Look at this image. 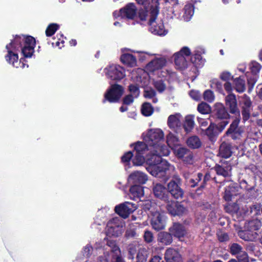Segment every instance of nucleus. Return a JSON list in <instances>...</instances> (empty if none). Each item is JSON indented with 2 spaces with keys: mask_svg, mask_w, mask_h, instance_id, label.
I'll return each instance as SVG.
<instances>
[{
  "mask_svg": "<svg viewBox=\"0 0 262 262\" xmlns=\"http://www.w3.org/2000/svg\"><path fill=\"white\" fill-rule=\"evenodd\" d=\"M143 195V190L140 185L132 186V195L134 198H139Z\"/></svg>",
  "mask_w": 262,
  "mask_h": 262,
  "instance_id": "obj_46",
  "label": "nucleus"
},
{
  "mask_svg": "<svg viewBox=\"0 0 262 262\" xmlns=\"http://www.w3.org/2000/svg\"><path fill=\"white\" fill-rule=\"evenodd\" d=\"M166 59L163 57L156 58L149 62L145 67V71L149 75H157L158 78H165L170 74L167 70H162L165 66Z\"/></svg>",
  "mask_w": 262,
  "mask_h": 262,
  "instance_id": "obj_5",
  "label": "nucleus"
},
{
  "mask_svg": "<svg viewBox=\"0 0 262 262\" xmlns=\"http://www.w3.org/2000/svg\"><path fill=\"white\" fill-rule=\"evenodd\" d=\"M204 99L209 102H212L214 100V95L212 91L206 90L204 93Z\"/></svg>",
  "mask_w": 262,
  "mask_h": 262,
  "instance_id": "obj_53",
  "label": "nucleus"
},
{
  "mask_svg": "<svg viewBox=\"0 0 262 262\" xmlns=\"http://www.w3.org/2000/svg\"><path fill=\"white\" fill-rule=\"evenodd\" d=\"M59 28V26L55 23L49 25L46 30L47 36L50 37L55 34L56 31Z\"/></svg>",
  "mask_w": 262,
  "mask_h": 262,
  "instance_id": "obj_38",
  "label": "nucleus"
},
{
  "mask_svg": "<svg viewBox=\"0 0 262 262\" xmlns=\"http://www.w3.org/2000/svg\"><path fill=\"white\" fill-rule=\"evenodd\" d=\"M131 160V150H129L126 152H125L122 157H121V162L124 164V166L126 167L128 166L127 167H125V169L127 170L128 168H129V162Z\"/></svg>",
  "mask_w": 262,
  "mask_h": 262,
  "instance_id": "obj_48",
  "label": "nucleus"
},
{
  "mask_svg": "<svg viewBox=\"0 0 262 262\" xmlns=\"http://www.w3.org/2000/svg\"><path fill=\"white\" fill-rule=\"evenodd\" d=\"M230 252L232 255H240L244 251L243 250L242 247L236 243L232 244L230 246Z\"/></svg>",
  "mask_w": 262,
  "mask_h": 262,
  "instance_id": "obj_43",
  "label": "nucleus"
},
{
  "mask_svg": "<svg viewBox=\"0 0 262 262\" xmlns=\"http://www.w3.org/2000/svg\"><path fill=\"white\" fill-rule=\"evenodd\" d=\"M124 92V88L121 85L117 83L111 84L104 94L102 102L103 103L106 101L111 103L118 102Z\"/></svg>",
  "mask_w": 262,
  "mask_h": 262,
  "instance_id": "obj_7",
  "label": "nucleus"
},
{
  "mask_svg": "<svg viewBox=\"0 0 262 262\" xmlns=\"http://www.w3.org/2000/svg\"><path fill=\"white\" fill-rule=\"evenodd\" d=\"M158 0H152L150 3L149 1L147 3L148 5L145 6V10L139 9L135 10L132 5V20H134L136 23H141V21H145L146 18V12L150 11V7L154 5L155 2L157 3L158 6L159 5ZM159 10V9L158 8Z\"/></svg>",
  "mask_w": 262,
  "mask_h": 262,
  "instance_id": "obj_11",
  "label": "nucleus"
},
{
  "mask_svg": "<svg viewBox=\"0 0 262 262\" xmlns=\"http://www.w3.org/2000/svg\"><path fill=\"white\" fill-rule=\"evenodd\" d=\"M232 150L231 145L226 143H223L220 147V155L224 158H228L231 156Z\"/></svg>",
  "mask_w": 262,
  "mask_h": 262,
  "instance_id": "obj_24",
  "label": "nucleus"
},
{
  "mask_svg": "<svg viewBox=\"0 0 262 262\" xmlns=\"http://www.w3.org/2000/svg\"><path fill=\"white\" fill-rule=\"evenodd\" d=\"M198 111L203 114H207L211 112L210 106L205 102H202L198 106Z\"/></svg>",
  "mask_w": 262,
  "mask_h": 262,
  "instance_id": "obj_47",
  "label": "nucleus"
},
{
  "mask_svg": "<svg viewBox=\"0 0 262 262\" xmlns=\"http://www.w3.org/2000/svg\"><path fill=\"white\" fill-rule=\"evenodd\" d=\"M144 239L147 243H150L154 239L152 233L149 231H146L144 235Z\"/></svg>",
  "mask_w": 262,
  "mask_h": 262,
  "instance_id": "obj_58",
  "label": "nucleus"
},
{
  "mask_svg": "<svg viewBox=\"0 0 262 262\" xmlns=\"http://www.w3.org/2000/svg\"><path fill=\"white\" fill-rule=\"evenodd\" d=\"M156 92L151 89H146L144 92V97L147 99H151L152 102L156 103L158 102V99L155 97Z\"/></svg>",
  "mask_w": 262,
  "mask_h": 262,
  "instance_id": "obj_40",
  "label": "nucleus"
},
{
  "mask_svg": "<svg viewBox=\"0 0 262 262\" xmlns=\"http://www.w3.org/2000/svg\"><path fill=\"white\" fill-rule=\"evenodd\" d=\"M107 233L110 235H111L112 236H118V233L117 232V231H116V229H118V226H110L109 225V224L107 225Z\"/></svg>",
  "mask_w": 262,
  "mask_h": 262,
  "instance_id": "obj_54",
  "label": "nucleus"
},
{
  "mask_svg": "<svg viewBox=\"0 0 262 262\" xmlns=\"http://www.w3.org/2000/svg\"><path fill=\"white\" fill-rule=\"evenodd\" d=\"M166 142L168 146L172 149L180 145L179 139L171 132L166 136Z\"/></svg>",
  "mask_w": 262,
  "mask_h": 262,
  "instance_id": "obj_23",
  "label": "nucleus"
},
{
  "mask_svg": "<svg viewBox=\"0 0 262 262\" xmlns=\"http://www.w3.org/2000/svg\"><path fill=\"white\" fill-rule=\"evenodd\" d=\"M182 116L180 113L170 115L167 119V124L169 128L176 130L181 125Z\"/></svg>",
  "mask_w": 262,
  "mask_h": 262,
  "instance_id": "obj_17",
  "label": "nucleus"
},
{
  "mask_svg": "<svg viewBox=\"0 0 262 262\" xmlns=\"http://www.w3.org/2000/svg\"><path fill=\"white\" fill-rule=\"evenodd\" d=\"M135 149L140 155H142L146 150H149V149H147V145L143 142H138L135 146Z\"/></svg>",
  "mask_w": 262,
  "mask_h": 262,
  "instance_id": "obj_44",
  "label": "nucleus"
},
{
  "mask_svg": "<svg viewBox=\"0 0 262 262\" xmlns=\"http://www.w3.org/2000/svg\"><path fill=\"white\" fill-rule=\"evenodd\" d=\"M141 111L144 116H149L153 113V108L149 103L145 102L142 105Z\"/></svg>",
  "mask_w": 262,
  "mask_h": 262,
  "instance_id": "obj_39",
  "label": "nucleus"
},
{
  "mask_svg": "<svg viewBox=\"0 0 262 262\" xmlns=\"http://www.w3.org/2000/svg\"><path fill=\"white\" fill-rule=\"evenodd\" d=\"M234 84L236 91L238 93H242L246 89L245 80L240 77L234 80Z\"/></svg>",
  "mask_w": 262,
  "mask_h": 262,
  "instance_id": "obj_31",
  "label": "nucleus"
},
{
  "mask_svg": "<svg viewBox=\"0 0 262 262\" xmlns=\"http://www.w3.org/2000/svg\"><path fill=\"white\" fill-rule=\"evenodd\" d=\"M215 169L217 174L223 176L224 177H229L231 175V167L229 165H226V166L216 165Z\"/></svg>",
  "mask_w": 262,
  "mask_h": 262,
  "instance_id": "obj_25",
  "label": "nucleus"
},
{
  "mask_svg": "<svg viewBox=\"0 0 262 262\" xmlns=\"http://www.w3.org/2000/svg\"><path fill=\"white\" fill-rule=\"evenodd\" d=\"M122 55L120 56V61L122 64L127 67H131V53H126L131 51L129 48H124L121 49Z\"/></svg>",
  "mask_w": 262,
  "mask_h": 262,
  "instance_id": "obj_22",
  "label": "nucleus"
},
{
  "mask_svg": "<svg viewBox=\"0 0 262 262\" xmlns=\"http://www.w3.org/2000/svg\"><path fill=\"white\" fill-rule=\"evenodd\" d=\"M13 39L16 47H18L19 52L21 51L25 58L32 57L36 45V40L33 37L30 35H16Z\"/></svg>",
  "mask_w": 262,
  "mask_h": 262,
  "instance_id": "obj_2",
  "label": "nucleus"
},
{
  "mask_svg": "<svg viewBox=\"0 0 262 262\" xmlns=\"http://www.w3.org/2000/svg\"><path fill=\"white\" fill-rule=\"evenodd\" d=\"M226 211L234 215L236 214L237 216L238 214V210H239V207L237 205V204L235 203L230 204L226 207Z\"/></svg>",
  "mask_w": 262,
  "mask_h": 262,
  "instance_id": "obj_45",
  "label": "nucleus"
},
{
  "mask_svg": "<svg viewBox=\"0 0 262 262\" xmlns=\"http://www.w3.org/2000/svg\"><path fill=\"white\" fill-rule=\"evenodd\" d=\"M198 122H199L200 125L202 127H206L208 124V121L206 119H203V118H202L200 117H198Z\"/></svg>",
  "mask_w": 262,
  "mask_h": 262,
  "instance_id": "obj_64",
  "label": "nucleus"
},
{
  "mask_svg": "<svg viewBox=\"0 0 262 262\" xmlns=\"http://www.w3.org/2000/svg\"><path fill=\"white\" fill-rule=\"evenodd\" d=\"M172 150L176 156L180 159L184 158L189 151L186 147L181 146L180 145L174 147Z\"/></svg>",
  "mask_w": 262,
  "mask_h": 262,
  "instance_id": "obj_32",
  "label": "nucleus"
},
{
  "mask_svg": "<svg viewBox=\"0 0 262 262\" xmlns=\"http://www.w3.org/2000/svg\"><path fill=\"white\" fill-rule=\"evenodd\" d=\"M132 180L139 184H144L147 180V178L144 173L136 171L132 173Z\"/></svg>",
  "mask_w": 262,
  "mask_h": 262,
  "instance_id": "obj_29",
  "label": "nucleus"
},
{
  "mask_svg": "<svg viewBox=\"0 0 262 262\" xmlns=\"http://www.w3.org/2000/svg\"><path fill=\"white\" fill-rule=\"evenodd\" d=\"M183 161L188 164H192L193 162V157L192 152L190 151L187 154L184 158H183Z\"/></svg>",
  "mask_w": 262,
  "mask_h": 262,
  "instance_id": "obj_55",
  "label": "nucleus"
},
{
  "mask_svg": "<svg viewBox=\"0 0 262 262\" xmlns=\"http://www.w3.org/2000/svg\"><path fill=\"white\" fill-rule=\"evenodd\" d=\"M170 233L173 236L180 239L183 237L186 233L185 230L181 225L174 223L170 229Z\"/></svg>",
  "mask_w": 262,
  "mask_h": 262,
  "instance_id": "obj_21",
  "label": "nucleus"
},
{
  "mask_svg": "<svg viewBox=\"0 0 262 262\" xmlns=\"http://www.w3.org/2000/svg\"><path fill=\"white\" fill-rule=\"evenodd\" d=\"M216 116L218 118L223 119L228 118L229 114L225 110L224 107L222 105H221V107L217 110Z\"/></svg>",
  "mask_w": 262,
  "mask_h": 262,
  "instance_id": "obj_50",
  "label": "nucleus"
},
{
  "mask_svg": "<svg viewBox=\"0 0 262 262\" xmlns=\"http://www.w3.org/2000/svg\"><path fill=\"white\" fill-rule=\"evenodd\" d=\"M158 13V4L155 2L150 7V11L146 12V17H149V29L154 34L165 35L167 33V31L165 29L163 22L161 20L158 21L155 20Z\"/></svg>",
  "mask_w": 262,
  "mask_h": 262,
  "instance_id": "obj_4",
  "label": "nucleus"
},
{
  "mask_svg": "<svg viewBox=\"0 0 262 262\" xmlns=\"http://www.w3.org/2000/svg\"><path fill=\"white\" fill-rule=\"evenodd\" d=\"M165 191V187L161 184H157L154 188V193L155 196L160 199L164 197Z\"/></svg>",
  "mask_w": 262,
  "mask_h": 262,
  "instance_id": "obj_36",
  "label": "nucleus"
},
{
  "mask_svg": "<svg viewBox=\"0 0 262 262\" xmlns=\"http://www.w3.org/2000/svg\"><path fill=\"white\" fill-rule=\"evenodd\" d=\"M193 14V7L191 4H187L185 6L184 19L185 21H189Z\"/></svg>",
  "mask_w": 262,
  "mask_h": 262,
  "instance_id": "obj_35",
  "label": "nucleus"
},
{
  "mask_svg": "<svg viewBox=\"0 0 262 262\" xmlns=\"http://www.w3.org/2000/svg\"><path fill=\"white\" fill-rule=\"evenodd\" d=\"M259 208L260 206L259 205H253L250 207V210L249 211V207L246 205L241 208L239 207L237 216H243L247 214H249V212H250V213H251L254 211H255V213H257L256 211L259 210Z\"/></svg>",
  "mask_w": 262,
  "mask_h": 262,
  "instance_id": "obj_27",
  "label": "nucleus"
},
{
  "mask_svg": "<svg viewBox=\"0 0 262 262\" xmlns=\"http://www.w3.org/2000/svg\"><path fill=\"white\" fill-rule=\"evenodd\" d=\"M187 146L192 149H197L201 146L202 142L198 137L193 136L189 137L186 141Z\"/></svg>",
  "mask_w": 262,
  "mask_h": 262,
  "instance_id": "obj_26",
  "label": "nucleus"
},
{
  "mask_svg": "<svg viewBox=\"0 0 262 262\" xmlns=\"http://www.w3.org/2000/svg\"><path fill=\"white\" fill-rule=\"evenodd\" d=\"M189 95L190 97L195 100H198L201 97V94L199 91H190Z\"/></svg>",
  "mask_w": 262,
  "mask_h": 262,
  "instance_id": "obj_61",
  "label": "nucleus"
},
{
  "mask_svg": "<svg viewBox=\"0 0 262 262\" xmlns=\"http://www.w3.org/2000/svg\"><path fill=\"white\" fill-rule=\"evenodd\" d=\"M249 68L252 73L256 74L260 71L261 66L256 61H252L249 64Z\"/></svg>",
  "mask_w": 262,
  "mask_h": 262,
  "instance_id": "obj_51",
  "label": "nucleus"
},
{
  "mask_svg": "<svg viewBox=\"0 0 262 262\" xmlns=\"http://www.w3.org/2000/svg\"><path fill=\"white\" fill-rule=\"evenodd\" d=\"M168 190L171 195L176 199L181 198L183 195L182 189L174 181H171L168 183Z\"/></svg>",
  "mask_w": 262,
  "mask_h": 262,
  "instance_id": "obj_20",
  "label": "nucleus"
},
{
  "mask_svg": "<svg viewBox=\"0 0 262 262\" xmlns=\"http://www.w3.org/2000/svg\"><path fill=\"white\" fill-rule=\"evenodd\" d=\"M158 152L154 150V148H150L151 154H148L146 157V162L150 166L151 169L150 173L155 177L167 170L173 169L171 166L165 160H163L161 156H168L170 152L169 149L166 146H161L160 149H157Z\"/></svg>",
  "mask_w": 262,
  "mask_h": 262,
  "instance_id": "obj_1",
  "label": "nucleus"
},
{
  "mask_svg": "<svg viewBox=\"0 0 262 262\" xmlns=\"http://www.w3.org/2000/svg\"><path fill=\"white\" fill-rule=\"evenodd\" d=\"M113 17L117 19L120 17L122 19H131V3H128L123 8L119 11L115 10L113 13Z\"/></svg>",
  "mask_w": 262,
  "mask_h": 262,
  "instance_id": "obj_15",
  "label": "nucleus"
},
{
  "mask_svg": "<svg viewBox=\"0 0 262 262\" xmlns=\"http://www.w3.org/2000/svg\"><path fill=\"white\" fill-rule=\"evenodd\" d=\"M151 224L153 228L156 230L163 229L165 227L164 215L158 211L152 212Z\"/></svg>",
  "mask_w": 262,
  "mask_h": 262,
  "instance_id": "obj_12",
  "label": "nucleus"
},
{
  "mask_svg": "<svg viewBox=\"0 0 262 262\" xmlns=\"http://www.w3.org/2000/svg\"><path fill=\"white\" fill-rule=\"evenodd\" d=\"M217 237L220 242H225L229 239L228 234L222 231H220L217 233Z\"/></svg>",
  "mask_w": 262,
  "mask_h": 262,
  "instance_id": "obj_57",
  "label": "nucleus"
},
{
  "mask_svg": "<svg viewBox=\"0 0 262 262\" xmlns=\"http://www.w3.org/2000/svg\"><path fill=\"white\" fill-rule=\"evenodd\" d=\"M210 86L212 89H216L220 93H222L223 92L222 83L218 79H212L211 81Z\"/></svg>",
  "mask_w": 262,
  "mask_h": 262,
  "instance_id": "obj_49",
  "label": "nucleus"
},
{
  "mask_svg": "<svg viewBox=\"0 0 262 262\" xmlns=\"http://www.w3.org/2000/svg\"><path fill=\"white\" fill-rule=\"evenodd\" d=\"M145 162H146V158H145L142 155L137 154L133 163L134 165L139 166L142 165Z\"/></svg>",
  "mask_w": 262,
  "mask_h": 262,
  "instance_id": "obj_52",
  "label": "nucleus"
},
{
  "mask_svg": "<svg viewBox=\"0 0 262 262\" xmlns=\"http://www.w3.org/2000/svg\"><path fill=\"white\" fill-rule=\"evenodd\" d=\"M218 132L216 128V125L214 123H210L209 126L206 129L205 134L210 138L215 136Z\"/></svg>",
  "mask_w": 262,
  "mask_h": 262,
  "instance_id": "obj_42",
  "label": "nucleus"
},
{
  "mask_svg": "<svg viewBox=\"0 0 262 262\" xmlns=\"http://www.w3.org/2000/svg\"><path fill=\"white\" fill-rule=\"evenodd\" d=\"M220 77L222 80L227 81L231 78L232 76L229 72L226 71L222 72L221 74Z\"/></svg>",
  "mask_w": 262,
  "mask_h": 262,
  "instance_id": "obj_59",
  "label": "nucleus"
},
{
  "mask_svg": "<svg viewBox=\"0 0 262 262\" xmlns=\"http://www.w3.org/2000/svg\"><path fill=\"white\" fill-rule=\"evenodd\" d=\"M153 84L157 91L160 93L163 92L166 89V84L163 79H154Z\"/></svg>",
  "mask_w": 262,
  "mask_h": 262,
  "instance_id": "obj_41",
  "label": "nucleus"
},
{
  "mask_svg": "<svg viewBox=\"0 0 262 262\" xmlns=\"http://www.w3.org/2000/svg\"><path fill=\"white\" fill-rule=\"evenodd\" d=\"M158 240L165 245H168L171 243L172 238L171 235L167 233H160Z\"/></svg>",
  "mask_w": 262,
  "mask_h": 262,
  "instance_id": "obj_37",
  "label": "nucleus"
},
{
  "mask_svg": "<svg viewBox=\"0 0 262 262\" xmlns=\"http://www.w3.org/2000/svg\"><path fill=\"white\" fill-rule=\"evenodd\" d=\"M190 49L184 47L178 52L173 55L175 64L178 69H183L187 67V60L190 55Z\"/></svg>",
  "mask_w": 262,
  "mask_h": 262,
  "instance_id": "obj_10",
  "label": "nucleus"
},
{
  "mask_svg": "<svg viewBox=\"0 0 262 262\" xmlns=\"http://www.w3.org/2000/svg\"><path fill=\"white\" fill-rule=\"evenodd\" d=\"M106 70V76L112 81L117 82L125 77V70L118 64H112L107 66Z\"/></svg>",
  "mask_w": 262,
  "mask_h": 262,
  "instance_id": "obj_9",
  "label": "nucleus"
},
{
  "mask_svg": "<svg viewBox=\"0 0 262 262\" xmlns=\"http://www.w3.org/2000/svg\"><path fill=\"white\" fill-rule=\"evenodd\" d=\"M194 125V116L192 115L186 116L183 125L185 130L187 133L190 132L193 128Z\"/></svg>",
  "mask_w": 262,
  "mask_h": 262,
  "instance_id": "obj_28",
  "label": "nucleus"
},
{
  "mask_svg": "<svg viewBox=\"0 0 262 262\" xmlns=\"http://www.w3.org/2000/svg\"><path fill=\"white\" fill-rule=\"evenodd\" d=\"M111 251L115 254V255L113 256V258H115V257L117 256V255H120V248L117 245V244L111 248Z\"/></svg>",
  "mask_w": 262,
  "mask_h": 262,
  "instance_id": "obj_63",
  "label": "nucleus"
},
{
  "mask_svg": "<svg viewBox=\"0 0 262 262\" xmlns=\"http://www.w3.org/2000/svg\"><path fill=\"white\" fill-rule=\"evenodd\" d=\"M164 132L160 128H152L148 129L142 134L144 141L149 146L154 148V150L158 152V149L161 146H165L161 143L164 139Z\"/></svg>",
  "mask_w": 262,
  "mask_h": 262,
  "instance_id": "obj_3",
  "label": "nucleus"
},
{
  "mask_svg": "<svg viewBox=\"0 0 262 262\" xmlns=\"http://www.w3.org/2000/svg\"><path fill=\"white\" fill-rule=\"evenodd\" d=\"M239 122V120L238 118L235 119L232 123V124L230 125V128L227 131V134H232V137L233 139L236 138V134H240V133H238V132L236 130Z\"/></svg>",
  "mask_w": 262,
  "mask_h": 262,
  "instance_id": "obj_33",
  "label": "nucleus"
},
{
  "mask_svg": "<svg viewBox=\"0 0 262 262\" xmlns=\"http://www.w3.org/2000/svg\"><path fill=\"white\" fill-rule=\"evenodd\" d=\"M122 104L125 105H129L131 104V93L128 94L123 98Z\"/></svg>",
  "mask_w": 262,
  "mask_h": 262,
  "instance_id": "obj_62",
  "label": "nucleus"
},
{
  "mask_svg": "<svg viewBox=\"0 0 262 262\" xmlns=\"http://www.w3.org/2000/svg\"><path fill=\"white\" fill-rule=\"evenodd\" d=\"M237 258L239 262H249V258L245 251H244L240 255L237 256Z\"/></svg>",
  "mask_w": 262,
  "mask_h": 262,
  "instance_id": "obj_56",
  "label": "nucleus"
},
{
  "mask_svg": "<svg viewBox=\"0 0 262 262\" xmlns=\"http://www.w3.org/2000/svg\"><path fill=\"white\" fill-rule=\"evenodd\" d=\"M7 50V54L5 56L6 61L13 67L16 68H18V65L22 62L23 58H20L19 60L18 47H16L14 43V39L6 46Z\"/></svg>",
  "mask_w": 262,
  "mask_h": 262,
  "instance_id": "obj_8",
  "label": "nucleus"
},
{
  "mask_svg": "<svg viewBox=\"0 0 262 262\" xmlns=\"http://www.w3.org/2000/svg\"><path fill=\"white\" fill-rule=\"evenodd\" d=\"M167 262H181V257L177 250L172 248L168 249L165 253Z\"/></svg>",
  "mask_w": 262,
  "mask_h": 262,
  "instance_id": "obj_19",
  "label": "nucleus"
},
{
  "mask_svg": "<svg viewBox=\"0 0 262 262\" xmlns=\"http://www.w3.org/2000/svg\"><path fill=\"white\" fill-rule=\"evenodd\" d=\"M146 56L144 52L132 51V67L136 65L137 60L143 61L146 58Z\"/></svg>",
  "mask_w": 262,
  "mask_h": 262,
  "instance_id": "obj_30",
  "label": "nucleus"
},
{
  "mask_svg": "<svg viewBox=\"0 0 262 262\" xmlns=\"http://www.w3.org/2000/svg\"><path fill=\"white\" fill-rule=\"evenodd\" d=\"M226 105L230 110L231 113H237L239 114V112L237 107V101L235 96L233 94L227 95L225 98Z\"/></svg>",
  "mask_w": 262,
  "mask_h": 262,
  "instance_id": "obj_16",
  "label": "nucleus"
},
{
  "mask_svg": "<svg viewBox=\"0 0 262 262\" xmlns=\"http://www.w3.org/2000/svg\"><path fill=\"white\" fill-rule=\"evenodd\" d=\"M167 209L169 213L172 215H181L186 211L185 208L178 202H168L167 205Z\"/></svg>",
  "mask_w": 262,
  "mask_h": 262,
  "instance_id": "obj_14",
  "label": "nucleus"
},
{
  "mask_svg": "<svg viewBox=\"0 0 262 262\" xmlns=\"http://www.w3.org/2000/svg\"><path fill=\"white\" fill-rule=\"evenodd\" d=\"M261 227L260 220H252L245 225V230L238 232L239 237L245 241H253L257 238L258 230Z\"/></svg>",
  "mask_w": 262,
  "mask_h": 262,
  "instance_id": "obj_6",
  "label": "nucleus"
},
{
  "mask_svg": "<svg viewBox=\"0 0 262 262\" xmlns=\"http://www.w3.org/2000/svg\"><path fill=\"white\" fill-rule=\"evenodd\" d=\"M229 122L227 120H224L216 125V128L218 132H221L228 124Z\"/></svg>",
  "mask_w": 262,
  "mask_h": 262,
  "instance_id": "obj_60",
  "label": "nucleus"
},
{
  "mask_svg": "<svg viewBox=\"0 0 262 262\" xmlns=\"http://www.w3.org/2000/svg\"><path fill=\"white\" fill-rule=\"evenodd\" d=\"M240 105L242 108V115L244 120H247L250 116V113L251 108V101L250 99L245 95L242 97L240 101Z\"/></svg>",
  "mask_w": 262,
  "mask_h": 262,
  "instance_id": "obj_13",
  "label": "nucleus"
},
{
  "mask_svg": "<svg viewBox=\"0 0 262 262\" xmlns=\"http://www.w3.org/2000/svg\"><path fill=\"white\" fill-rule=\"evenodd\" d=\"M126 204H130L128 202L120 204L115 206V212L120 217L126 219L128 217L131 212V209L126 205Z\"/></svg>",
  "mask_w": 262,
  "mask_h": 262,
  "instance_id": "obj_18",
  "label": "nucleus"
},
{
  "mask_svg": "<svg viewBox=\"0 0 262 262\" xmlns=\"http://www.w3.org/2000/svg\"><path fill=\"white\" fill-rule=\"evenodd\" d=\"M148 252L145 248L141 247L137 255V262H145L148 256Z\"/></svg>",
  "mask_w": 262,
  "mask_h": 262,
  "instance_id": "obj_34",
  "label": "nucleus"
}]
</instances>
